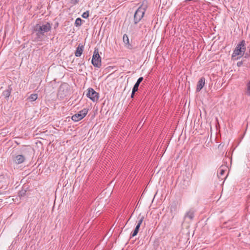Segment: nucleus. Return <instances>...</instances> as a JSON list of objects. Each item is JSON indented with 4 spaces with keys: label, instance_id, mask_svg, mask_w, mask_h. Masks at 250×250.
Segmentation results:
<instances>
[{
    "label": "nucleus",
    "instance_id": "obj_1",
    "mask_svg": "<svg viewBox=\"0 0 250 250\" xmlns=\"http://www.w3.org/2000/svg\"><path fill=\"white\" fill-rule=\"evenodd\" d=\"M51 29V24L47 22L45 24L39 23L36 24L33 28L32 34L34 36V41L40 42L42 41L45 37V33Z\"/></svg>",
    "mask_w": 250,
    "mask_h": 250
},
{
    "label": "nucleus",
    "instance_id": "obj_2",
    "mask_svg": "<svg viewBox=\"0 0 250 250\" xmlns=\"http://www.w3.org/2000/svg\"><path fill=\"white\" fill-rule=\"evenodd\" d=\"M147 7V2L146 0H144L134 13L133 22L135 24L138 23L142 19Z\"/></svg>",
    "mask_w": 250,
    "mask_h": 250
},
{
    "label": "nucleus",
    "instance_id": "obj_3",
    "mask_svg": "<svg viewBox=\"0 0 250 250\" xmlns=\"http://www.w3.org/2000/svg\"><path fill=\"white\" fill-rule=\"evenodd\" d=\"M246 50V43L244 40L241 41L236 46L232 54V58L237 57L236 60H238L243 57Z\"/></svg>",
    "mask_w": 250,
    "mask_h": 250
},
{
    "label": "nucleus",
    "instance_id": "obj_4",
    "mask_svg": "<svg viewBox=\"0 0 250 250\" xmlns=\"http://www.w3.org/2000/svg\"><path fill=\"white\" fill-rule=\"evenodd\" d=\"M91 62L94 67H101L102 65L101 58L99 54V50L97 48L94 49Z\"/></svg>",
    "mask_w": 250,
    "mask_h": 250
},
{
    "label": "nucleus",
    "instance_id": "obj_5",
    "mask_svg": "<svg viewBox=\"0 0 250 250\" xmlns=\"http://www.w3.org/2000/svg\"><path fill=\"white\" fill-rule=\"evenodd\" d=\"M88 110L86 108H83L77 113L73 115L71 117L72 120L74 122H78L83 119L87 114Z\"/></svg>",
    "mask_w": 250,
    "mask_h": 250
},
{
    "label": "nucleus",
    "instance_id": "obj_6",
    "mask_svg": "<svg viewBox=\"0 0 250 250\" xmlns=\"http://www.w3.org/2000/svg\"><path fill=\"white\" fill-rule=\"evenodd\" d=\"M86 95L93 102L97 101L99 99V93L92 88H89L88 89V91Z\"/></svg>",
    "mask_w": 250,
    "mask_h": 250
},
{
    "label": "nucleus",
    "instance_id": "obj_7",
    "mask_svg": "<svg viewBox=\"0 0 250 250\" xmlns=\"http://www.w3.org/2000/svg\"><path fill=\"white\" fill-rule=\"evenodd\" d=\"M228 169V167L226 166L222 165L220 168H219V172L218 173V178L221 180L225 179L227 177V176L224 177L225 172L227 171Z\"/></svg>",
    "mask_w": 250,
    "mask_h": 250
},
{
    "label": "nucleus",
    "instance_id": "obj_8",
    "mask_svg": "<svg viewBox=\"0 0 250 250\" xmlns=\"http://www.w3.org/2000/svg\"><path fill=\"white\" fill-rule=\"evenodd\" d=\"M205 84V78L204 77H202L198 81L197 86H196V91L199 92L204 87Z\"/></svg>",
    "mask_w": 250,
    "mask_h": 250
},
{
    "label": "nucleus",
    "instance_id": "obj_9",
    "mask_svg": "<svg viewBox=\"0 0 250 250\" xmlns=\"http://www.w3.org/2000/svg\"><path fill=\"white\" fill-rule=\"evenodd\" d=\"M25 160V157L22 155H18L13 158V161L17 164H21Z\"/></svg>",
    "mask_w": 250,
    "mask_h": 250
},
{
    "label": "nucleus",
    "instance_id": "obj_10",
    "mask_svg": "<svg viewBox=\"0 0 250 250\" xmlns=\"http://www.w3.org/2000/svg\"><path fill=\"white\" fill-rule=\"evenodd\" d=\"M123 42L126 47L128 49H131L132 46L129 43V38L126 34H124L123 36Z\"/></svg>",
    "mask_w": 250,
    "mask_h": 250
},
{
    "label": "nucleus",
    "instance_id": "obj_11",
    "mask_svg": "<svg viewBox=\"0 0 250 250\" xmlns=\"http://www.w3.org/2000/svg\"><path fill=\"white\" fill-rule=\"evenodd\" d=\"M83 51V46L82 44H79L77 47L75 55L76 57H80Z\"/></svg>",
    "mask_w": 250,
    "mask_h": 250
},
{
    "label": "nucleus",
    "instance_id": "obj_12",
    "mask_svg": "<svg viewBox=\"0 0 250 250\" xmlns=\"http://www.w3.org/2000/svg\"><path fill=\"white\" fill-rule=\"evenodd\" d=\"M66 92H64V89L63 88V85H62L60 87L58 93V96L60 97L61 98H63L64 97L66 96Z\"/></svg>",
    "mask_w": 250,
    "mask_h": 250
},
{
    "label": "nucleus",
    "instance_id": "obj_13",
    "mask_svg": "<svg viewBox=\"0 0 250 250\" xmlns=\"http://www.w3.org/2000/svg\"><path fill=\"white\" fill-rule=\"evenodd\" d=\"M11 90H12V88L10 86H8V88L7 89L3 91L2 95L5 98L8 99V98L9 97V96L11 94Z\"/></svg>",
    "mask_w": 250,
    "mask_h": 250
},
{
    "label": "nucleus",
    "instance_id": "obj_14",
    "mask_svg": "<svg viewBox=\"0 0 250 250\" xmlns=\"http://www.w3.org/2000/svg\"><path fill=\"white\" fill-rule=\"evenodd\" d=\"M194 216V213L192 210H189L187 212L185 216V218H189L190 220H192Z\"/></svg>",
    "mask_w": 250,
    "mask_h": 250
},
{
    "label": "nucleus",
    "instance_id": "obj_15",
    "mask_svg": "<svg viewBox=\"0 0 250 250\" xmlns=\"http://www.w3.org/2000/svg\"><path fill=\"white\" fill-rule=\"evenodd\" d=\"M143 80V77H140L137 80L136 83L134 84V86L133 87V89L138 91L139 86L140 83L142 82Z\"/></svg>",
    "mask_w": 250,
    "mask_h": 250
},
{
    "label": "nucleus",
    "instance_id": "obj_16",
    "mask_svg": "<svg viewBox=\"0 0 250 250\" xmlns=\"http://www.w3.org/2000/svg\"><path fill=\"white\" fill-rule=\"evenodd\" d=\"M38 98V95L37 94H32L29 97L30 101H35Z\"/></svg>",
    "mask_w": 250,
    "mask_h": 250
},
{
    "label": "nucleus",
    "instance_id": "obj_17",
    "mask_svg": "<svg viewBox=\"0 0 250 250\" xmlns=\"http://www.w3.org/2000/svg\"><path fill=\"white\" fill-rule=\"evenodd\" d=\"M143 219H144V217H142L140 218V219L138 221V222L135 227V229H137V230H139L140 226L143 222Z\"/></svg>",
    "mask_w": 250,
    "mask_h": 250
},
{
    "label": "nucleus",
    "instance_id": "obj_18",
    "mask_svg": "<svg viewBox=\"0 0 250 250\" xmlns=\"http://www.w3.org/2000/svg\"><path fill=\"white\" fill-rule=\"evenodd\" d=\"M82 20L81 18H78L76 19L75 21V25L76 26H80L82 25Z\"/></svg>",
    "mask_w": 250,
    "mask_h": 250
},
{
    "label": "nucleus",
    "instance_id": "obj_19",
    "mask_svg": "<svg viewBox=\"0 0 250 250\" xmlns=\"http://www.w3.org/2000/svg\"><path fill=\"white\" fill-rule=\"evenodd\" d=\"M246 93L248 95L250 96V81L247 84Z\"/></svg>",
    "mask_w": 250,
    "mask_h": 250
},
{
    "label": "nucleus",
    "instance_id": "obj_20",
    "mask_svg": "<svg viewBox=\"0 0 250 250\" xmlns=\"http://www.w3.org/2000/svg\"><path fill=\"white\" fill-rule=\"evenodd\" d=\"M82 17L84 19H87L89 17V11H86L83 13V15H82Z\"/></svg>",
    "mask_w": 250,
    "mask_h": 250
},
{
    "label": "nucleus",
    "instance_id": "obj_21",
    "mask_svg": "<svg viewBox=\"0 0 250 250\" xmlns=\"http://www.w3.org/2000/svg\"><path fill=\"white\" fill-rule=\"evenodd\" d=\"M139 230L135 229L133 230V232L131 234V237L135 236L138 233Z\"/></svg>",
    "mask_w": 250,
    "mask_h": 250
},
{
    "label": "nucleus",
    "instance_id": "obj_22",
    "mask_svg": "<svg viewBox=\"0 0 250 250\" xmlns=\"http://www.w3.org/2000/svg\"><path fill=\"white\" fill-rule=\"evenodd\" d=\"M70 2L73 5H76L79 2V0H70Z\"/></svg>",
    "mask_w": 250,
    "mask_h": 250
},
{
    "label": "nucleus",
    "instance_id": "obj_23",
    "mask_svg": "<svg viewBox=\"0 0 250 250\" xmlns=\"http://www.w3.org/2000/svg\"><path fill=\"white\" fill-rule=\"evenodd\" d=\"M245 56V58H248L250 57V51H249V52H245V54L244 55Z\"/></svg>",
    "mask_w": 250,
    "mask_h": 250
},
{
    "label": "nucleus",
    "instance_id": "obj_24",
    "mask_svg": "<svg viewBox=\"0 0 250 250\" xmlns=\"http://www.w3.org/2000/svg\"><path fill=\"white\" fill-rule=\"evenodd\" d=\"M137 91V90L132 89V91L131 95V97L132 98H133L134 97L135 93Z\"/></svg>",
    "mask_w": 250,
    "mask_h": 250
},
{
    "label": "nucleus",
    "instance_id": "obj_25",
    "mask_svg": "<svg viewBox=\"0 0 250 250\" xmlns=\"http://www.w3.org/2000/svg\"><path fill=\"white\" fill-rule=\"evenodd\" d=\"M242 64H243V62H242V61L238 62L237 63V66H238V67L241 66Z\"/></svg>",
    "mask_w": 250,
    "mask_h": 250
}]
</instances>
